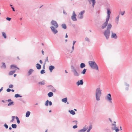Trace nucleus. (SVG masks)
Wrapping results in <instances>:
<instances>
[{"label": "nucleus", "mask_w": 132, "mask_h": 132, "mask_svg": "<svg viewBox=\"0 0 132 132\" xmlns=\"http://www.w3.org/2000/svg\"><path fill=\"white\" fill-rule=\"evenodd\" d=\"M3 87H2L0 89V92H1L3 90Z\"/></svg>", "instance_id": "obj_58"}, {"label": "nucleus", "mask_w": 132, "mask_h": 132, "mask_svg": "<svg viewBox=\"0 0 132 132\" xmlns=\"http://www.w3.org/2000/svg\"><path fill=\"white\" fill-rule=\"evenodd\" d=\"M11 126L13 128H16L17 127V125L16 124H12L11 125Z\"/></svg>", "instance_id": "obj_35"}, {"label": "nucleus", "mask_w": 132, "mask_h": 132, "mask_svg": "<svg viewBox=\"0 0 132 132\" xmlns=\"http://www.w3.org/2000/svg\"><path fill=\"white\" fill-rule=\"evenodd\" d=\"M2 65L1 66V68H3L4 69H5L6 68V66L5 63L2 62Z\"/></svg>", "instance_id": "obj_28"}, {"label": "nucleus", "mask_w": 132, "mask_h": 132, "mask_svg": "<svg viewBox=\"0 0 132 132\" xmlns=\"http://www.w3.org/2000/svg\"><path fill=\"white\" fill-rule=\"evenodd\" d=\"M47 87L49 88V89H51V91L53 92H55L56 91V89L51 85H48L47 86Z\"/></svg>", "instance_id": "obj_14"}, {"label": "nucleus", "mask_w": 132, "mask_h": 132, "mask_svg": "<svg viewBox=\"0 0 132 132\" xmlns=\"http://www.w3.org/2000/svg\"><path fill=\"white\" fill-rule=\"evenodd\" d=\"M102 90L100 88L98 87L96 90V98L97 101L100 100V97L102 94Z\"/></svg>", "instance_id": "obj_1"}, {"label": "nucleus", "mask_w": 132, "mask_h": 132, "mask_svg": "<svg viewBox=\"0 0 132 132\" xmlns=\"http://www.w3.org/2000/svg\"><path fill=\"white\" fill-rule=\"evenodd\" d=\"M38 84H39L44 85L45 84V80H43L41 82H39Z\"/></svg>", "instance_id": "obj_30"}, {"label": "nucleus", "mask_w": 132, "mask_h": 132, "mask_svg": "<svg viewBox=\"0 0 132 132\" xmlns=\"http://www.w3.org/2000/svg\"><path fill=\"white\" fill-rule=\"evenodd\" d=\"M11 8H12V9L13 11H15V10L14 8V7H13L12 6Z\"/></svg>", "instance_id": "obj_57"}, {"label": "nucleus", "mask_w": 132, "mask_h": 132, "mask_svg": "<svg viewBox=\"0 0 132 132\" xmlns=\"http://www.w3.org/2000/svg\"><path fill=\"white\" fill-rule=\"evenodd\" d=\"M77 127H78V126L76 125L73 126V129H76V128H77Z\"/></svg>", "instance_id": "obj_49"}, {"label": "nucleus", "mask_w": 132, "mask_h": 132, "mask_svg": "<svg viewBox=\"0 0 132 132\" xmlns=\"http://www.w3.org/2000/svg\"><path fill=\"white\" fill-rule=\"evenodd\" d=\"M106 99L109 101H110V102L112 103L111 100H112L111 94L110 93L108 94L106 98Z\"/></svg>", "instance_id": "obj_11"}, {"label": "nucleus", "mask_w": 132, "mask_h": 132, "mask_svg": "<svg viewBox=\"0 0 132 132\" xmlns=\"http://www.w3.org/2000/svg\"><path fill=\"white\" fill-rule=\"evenodd\" d=\"M68 112H70L71 114L72 115H74L75 114V112L73 110H69L68 111Z\"/></svg>", "instance_id": "obj_25"}, {"label": "nucleus", "mask_w": 132, "mask_h": 132, "mask_svg": "<svg viewBox=\"0 0 132 132\" xmlns=\"http://www.w3.org/2000/svg\"><path fill=\"white\" fill-rule=\"evenodd\" d=\"M6 19L7 20L10 21L11 20V18L9 17H7Z\"/></svg>", "instance_id": "obj_47"}, {"label": "nucleus", "mask_w": 132, "mask_h": 132, "mask_svg": "<svg viewBox=\"0 0 132 132\" xmlns=\"http://www.w3.org/2000/svg\"><path fill=\"white\" fill-rule=\"evenodd\" d=\"M110 31L105 30L104 32V35L105 36L106 39H108L110 35Z\"/></svg>", "instance_id": "obj_4"}, {"label": "nucleus", "mask_w": 132, "mask_h": 132, "mask_svg": "<svg viewBox=\"0 0 132 132\" xmlns=\"http://www.w3.org/2000/svg\"><path fill=\"white\" fill-rule=\"evenodd\" d=\"M107 26V27L106 30L110 31L112 26L111 24L110 23H109L108 24H108Z\"/></svg>", "instance_id": "obj_16"}, {"label": "nucleus", "mask_w": 132, "mask_h": 132, "mask_svg": "<svg viewBox=\"0 0 132 132\" xmlns=\"http://www.w3.org/2000/svg\"><path fill=\"white\" fill-rule=\"evenodd\" d=\"M50 28L51 29V31L54 34H55L57 33L58 31L56 29H55V28L53 26H51L50 27Z\"/></svg>", "instance_id": "obj_9"}, {"label": "nucleus", "mask_w": 132, "mask_h": 132, "mask_svg": "<svg viewBox=\"0 0 132 132\" xmlns=\"http://www.w3.org/2000/svg\"><path fill=\"white\" fill-rule=\"evenodd\" d=\"M53 95V93L52 92H49L48 94V95L49 97H50L52 96Z\"/></svg>", "instance_id": "obj_22"}, {"label": "nucleus", "mask_w": 132, "mask_h": 132, "mask_svg": "<svg viewBox=\"0 0 132 132\" xmlns=\"http://www.w3.org/2000/svg\"><path fill=\"white\" fill-rule=\"evenodd\" d=\"M62 27L64 29H66L67 28V26L65 24H62Z\"/></svg>", "instance_id": "obj_32"}, {"label": "nucleus", "mask_w": 132, "mask_h": 132, "mask_svg": "<svg viewBox=\"0 0 132 132\" xmlns=\"http://www.w3.org/2000/svg\"><path fill=\"white\" fill-rule=\"evenodd\" d=\"M87 71V69H84L82 71L81 73L82 74H85Z\"/></svg>", "instance_id": "obj_34"}, {"label": "nucleus", "mask_w": 132, "mask_h": 132, "mask_svg": "<svg viewBox=\"0 0 132 132\" xmlns=\"http://www.w3.org/2000/svg\"><path fill=\"white\" fill-rule=\"evenodd\" d=\"M112 129L113 130H115L116 132H118L119 131V129L117 127L112 128Z\"/></svg>", "instance_id": "obj_24"}, {"label": "nucleus", "mask_w": 132, "mask_h": 132, "mask_svg": "<svg viewBox=\"0 0 132 132\" xmlns=\"http://www.w3.org/2000/svg\"><path fill=\"white\" fill-rule=\"evenodd\" d=\"M45 70L44 69H43L41 70L40 71V73L41 74H43L44 73H45Z\"/></svg>", "instance_id": "obj_41"}, {"label": "nucleus", "mask_w": 132, "mask_h": 132, "mask_svg": "<svg viewBox=\"0 0 132 132\" xmlns=\"http://www.w3.org/2000/svg\"><path fill=\"white\" fill-rule=\"evenodd\" d=\"M8 101L9 102H10L11 101V99H9L8 100Z\"/></svg>", "instance_id": "obj_60"}, {"label": "nucleus", "mask_w": 132, "mask_h": 132, "mask_svg": "<svg viewBox=\"0 0 132 132\" xmlns=\"http://www.w3.org/2000/svg\"><path fill=\"white\" fill-rule=\"evenodd\" d=\"M46 61H47L48 62H49V61L48 59V57L47 56V57L46 59L45 60V62H46Z\"/></svg>", "instance_id": "obj_50"}, {"label": "nucleus", "mask_w": 132, "mask_h": 132, "mask_svg": "<svg viewBox=\"0 0 132 132\" xmlns=\"http://www.w3.org/2000/svg\"><path fill=\"white\" fill-rule=\"evenodd\" d=\"M92 125H90L88 129L87 130V131H90V130L92 129Z\"/></svg>", "instance_id": "obj_37"}, {"label": "nucleus", "mask_w": 132, "mask_h": 132, "mask_svg": "<svg viewBox=\"0 0 132 132\" xmlns=\"http://www.w3.org/2000/svg\"><path fill=\"white\" fill-rule=\"evenodd\" d=\"M13 103V101H12L10 103H9L8 104V106H9L11 105H12Z\"/></svg>", "instance_id": "obj_43"}, {"label": "nucleus", "mask_w": 132, "mask_h": 132, "mask_svg": "<svg viewBox=\"0 0 132 132\" xmlns=\"http://www.w3.org/2000/svg\"><path fill=\"white\" fill-rule=\"evenodd\" d=\"M2 36H3L4 38H6V34L4 32H2Z\"/></svg>", "instance_id": "obj_33"}, {"label": "nucleus", "mask_w": 132, "mask_h": 132, "mask_svg": "<svg viewBox=\"0 0 132 132\" xmlns=\"http://www.w3.org/2000/svg\"><path fill=\"white\" fill-rule=\"evenodd\" d=\"M125 85L126 86H128V87H129V84H128L126 82H125Z\"/></svg>", "instance_id": "obj_55"}, {"label": "nucleus", "mask_w": 132, "mask_h": 132, "mask_svg": "<svg viewBox=\"0 0 132 132\" xmlns=\"http://www.w3.org/2000/svg\"><path fill=\"white\" fill-rule=\"evenodd\" d=\"M36 66L37 69L38 70L40 69L41 68V65L39 63L37 64Z\"/></svg>", "instance_id": "obj_21"}, {"label": "nucleus", "mask_w": 132, "mask_h": 132, "mask_svg": "<svg viewBox=\"0 0 132 132\" xmlns=\"http://www.w3.org/2000/svg\"><path fill=\"white\" fill-rule=\"evenodd\" d=\"M77 16L76 14H75V12L73 11L72 13V15L71 17L72 20L73 21H77V19L76 18Z\"/></svg>", "instance_id": "obj_6"}, {"label": "nucleus", "mask_w": 132, "mask_h": 132, "mask_svg": "<svg viewBox=\"0 0 132 132\" xmlns=\"http://www.w3.org/2000/svg\"><path fill=\"white\" fill-rule=\"evenodd\" d=\"M109 119L110 121L111 122H112V121L111 119L110 118H109Z\"/></svg>", "instance_id": "obj_64"}, {"label": "nucleus", "mask_w": 132, "mask_h": 132, "mask_svg": "<svg viewBox=\"0 0 132 132\" xmlns=\"http://www.w3.org/2000/svg\"><path fill=\"white\" fill-rule=\"evenodd\" d=\"M86 67L85 64L83 63H81L80 65V67L81 68H83Z\"/></svg>", "instance_id": "obj_20"}, {"label": "nucleus", "mask_w": 132, "mask_h": 132, "mask_svg": "<svg viewBox=\"0 0 132 132\" xmlns=\"http://www.w3.org/2000/svg\"><path fill=\"white\" fill-rule=\"evenodd\" d=\"M55 67L53 65H50L49 67V70L51 72H52L53 69H54Z\"/></svg>", "instance_id": "obj_18"}, {"label": "nucleus", "mask_w": 132, "mask_h": 132, "mask_svg": "<svg viewBox=\"0 0 132 132\" xmlns=\"http://www.w3.org/2000/svg\"><path fill=\"white\" fill-rule=\"evenodd\" d=\"M34 70L32 69H30L28 71V76H29L30 75H31L33 72L34 71Z\"/></svg>", "instance_id": "obj_19"}, {"label": "nucleus", "mask_w": 132, "mask_h": 132, "mask_svg": "<svg viewBox=\"0 0 132 132\" xmlns=\"http://www.w3.org/2000/svg\"><path fill=\"white\" fill-rule=\"evenodd\" d=\"M14 97L15 98H18L19 97H21L22 96L18 94H16L15 95Z\"/></svg>", "instance_id": "obj_31"}, {"label": "nucleus", "mask_w": 132, "mask_h": 132, "mask_svg": "<svg viewBox=\"0 0 132 132\" xmlns=\"http://www.w3.org/2000/svg\"><path fill=\"white\" fill-rule=\"evenodd\" d=\"M39 62H40V63L41 64H42L43 63L42 61L41 60H40Z\"/></svg>", "instance_id": "obj_59"}, {"label": "nucleus", "mask_w": 132, "mask_h": 132, "mask_svg": "<svg viewBox=\"0 0 132 132\" xmlns=\"http://www.w3.org/2000/svg\"><path fill=\"white\" fill-rule=\"evenodd\" d=\"M85 11L83 10L81 11L78 15V18L80 19H82L83 18V14L85 12Z\"/></svg>", "instance_id": "obj_7"}, {"label": "nucleus", "mask_w": 132, "mask_h": 132, "mask_svg": "<svg viewBox=\"0 0 132 132\" xmlns=\"http://www.w3.org/2000/svg\"><path fill=\"white\" fill-rule=\"evenodd\" d=\"M85 40L86 41L88 42H90L89 39L87 37H86L85 38Z\"/></svg>", "instance_id": "obj_39"}, {"label": "nucleus", "mask_w": 132, "mask_h": 132, "mask_svg": "<svg viewBox=\"0 0 132 132\" xmlns=\"http://www.w3.org/2000/svg\"><path fill=\"white\" fill-rule=\"evenodd\" d=\"M111 13L110 10L109 9H107V15L106 16V19L109 20L110 18V14Z\"/></svg>", "instance_id": "obj_10"}, {"label": "nucleus", "mask_w": 132, "mask_h": 132, "mask_svg": "<svg viewBox=\"0 0 132 132\" xmlns=\"http://www.w3.org/2000/svg\"><path fill=\"white\" fill-rule=\"evenodd\" d=\"M125 11H124L123 12H120V13L121 15H123L125 14Z\"/></svg>", "instance_id": "obj_46"}, {"label": "nucleus", "mask_w": 132, "mask_h": 132, "mask_svg": "<svg viewBox=\"0 0 132 132\" xmlns=\"http://www.w3.org/2000/svg\"><path fill=\"white\" fill-rule=\"evenodd\" d=\"M119 15H118L117 16L116 18V19L115 20V22L116 23L118 24V23L119 20Z\"/></svg>", "instance_id": "obj_23"}, {"label": "nucleus", "mask_w": 132, "mask_h": 132, "mask_svg": "<svg viewBox=\"0 0 132 132\" xmlns=\"http://www.w3.org/2000/svg\"><path fill=\"white\" fill-rule=\"evenodd\" d=\"M87 129V128L84 127L82 129L79 130L78 132H85Z\"/></svg>", "instance_id": "obj_17"}, {"label": "nucleus", "mask_w": 132, "mask_h": 132, "mask_svg": "<svg viewBox=\"0 0 132 132\" xmlns=\"http://www.w3.org/2000/svg\"><path fill=\"white\" fill-rule=\"evenodd\" d=\"M111 37L112 38L117 39L118 38V37L116 33L113 32L112 31H111Z\"/></svg>", "instance_id": "obj_13"}, {"label": "nucleus", "mask_w": 132, "mask_h": 132, "mask_svg": "<svg viewBox=\"0 0 132 132\" xmlns=\"http://www.w3.org/2000/svg\"><path fill=\"white\" fill-rule=\"evenodd\" d=\"M76 41L74 40L73 41V46H74L75 43L76 42Z\"/></svg>", "instance_id": "obj_52"}, {"label": "nucleus", "mask_w": 132, "mask_h": 132, "mask_svg": "<svg viewBox=\"0 0 132 132\" xmlns=\"http://www.w3.org/2000/svg\"><path fill=\"white\" fill-rule=\"evenodd\" d=\"M13 87V86L12 84H11L9 86V87L10 88H12Z\"/></svg>", "instance_id": "obj_48"}, {"label": "nucleus", "mask_w": 132, "mask_h": 132, "mask_svg": "<svg viewBox=\"0 0 132 132\" xmlns=\"http://www.w3.org/2000/svg\"><path fill=\"white\" fill-rule=\"evenodd\" d=\"M77 85L79 86L80 85H82L83 84V82L82 79L78 80L76 83Z\"/></svg>", "instance_id": "obj_15"}, {"label": "nucleus", "mask_w": 132, "mask_h": 132, "mask_svg": "<svg viewBox=\"0 0 132 132\" xmlns=\"http://www.w3.org/2000/svg\"><path fill=\"white\" fill-rule=\"evenodd\" d=\"M15 72V70H13L10 71L9 73V75H13Z\"/></svg>", "instance_id": "obj_27"}, {"label": "nucleus", "mask_w": 132, "mask_h": 132, "mask_svg": "<svg viewBox=\"0 0 132 132\" xmlns=\"http://www.w3.org/2000/svg\"><path fill=\"white\" fill-rule=\"evenodd\" d=\"M71 71L73 73L74 75L75 76H78L79 75L77 72V69L73 65L71 66Z\"/></svg>", "instance_id": "obj_3"}, {"label": "nucleus", "mask_w": 132, "mask_h": 132, "mask_svg": "<svg viewBox=\"0 0 132 132\" xmlns=\"http://www.w3.org/2000/svg\"><path fill=\"white\" fill-rule=\"evenodd\" d=\"M73 122H75L76 124V125L77 124V121L76 120H75L73 121Z\"/></svg>", "instance_id": "obj_56"}, {"label": "nucleus", "mask_w": 132, "mask_h": 132, "mask_svg": "<svg viewBox=\"0 0 132 132\" xmlns=\"http://www.w3.org/2000/svg\"><path fill=\"white\" fill-rule=\"evenodd\" d=\"M51 24L53 25L56 28H57L58 27V25L57 22L54 20H52L51 22Z\"/></svg>", "instance_id": "obj_5"}, {"label": "nucleus", "mask_w": 132, "mask_h": 132, "mask_svg": "<svg viewBox=\"0 0 132 132\" xmlns=\"http://www.w3.org/2000/svg\"><path fill=\"white\" fill-rule=\"evenodd\" d=\"M4 126L6 129H7L8 128V126L6 123L4 125Z\"/></svg>", "instance_id": "obj_44"}, {"label": "nucleus", "mask_w": 132, "mask_h": 132, "mask_svg": "<svg viewBox=\"0 0 132 132\" xmlns=\"http://www.w3.org/2000/svg\"><path fill=\"white\" fill-rule=\"evenodd\" d=\"M72 51L74 49V46H73L72 47Z\"/></svg>", "instance_id": "obj_62"}, {"label": "nucleus", "mask_w": 132, "mask_h": 132, "mask_svg": "<svg viewBox=\"0 0 132 132\" xmlns=\"http://www.w3.org/2000/svg\"><path fill=\"white\" fill-rule=\"evenodd\" d=\"M62 101L64 103H66L67 101V97H65L64 98H63L62 100Z\"/></svg>", "instance_id": "obj_26"}, {"label": "nucleus", "mask_w": 132, "mask_h": 132, "mask_svg": "<svg viewBox=\"0 0 132 132\" xmlns=\"http://www.w3.org/2000/svg\"><path fill=\"white\" fill-rule=\"evenodd\" d=\"M20 100L22 101V103H26V101L23 100V99L22 98H21L20 99Z\"/></svg>", "instance_id": "obj_45"}, {"label": "nucleus", "mask_w": 132, "mask_h": 132, "mask_svg": "<svg viewBox=\"0 0 132 132\" xmlns=\"http://www.w3.org/2000/svg\"><path fill=\"white\" fill-rule=\"evenodd\" d=\"M109 20L106 19L105 22L101 26V28L102 29H103L106 28L108 24Z\"/></svg>", "instance_id": "obj_8"}, {"label": "nucleus", "mask_w": 132, "mask_h": 132, "mask_svg": "<svg viewBox=\"0 0 132 132\" xmlns=\"http://www.w3.org/2000/svg\"><path fill=\"white\" fill-rule=\"evenodd\" d=\"M49 101L47 100L45 102V105L46 106H47L48 105V103H49Z\"/></svg>", "instance_id": "obj_38"}, {"label": "nucleus", "mask_w": 132, "mask_h": 132, "mask_svg": "<svg viewBox=\"0 0 132 132\" xmlns=\"http://www.w3.org/2000/svg\"><path fill=\"white\" fill-rule=\"evenodd\" d=\"M30 114V111H27L26 113V117H28L29 116Z\"/></svg>", "instance_id": "obj_29"}, {"label": "nucleus", "mask_w": 132, "mask_h": 132, "mask_svg": "<svg viewBox=\"0 0 132 132\" xmlns=\"http://www.w3.org/2000/svg\"><path fill=\"white\" fill-rule=\"evenodd\" d=\"M88 63L91 68L97 70H98V67L94 61H89L88 62Z\"/></svg>", "instance_id": "obj_2"}, {"label": "nucleus", "mask_w": 132, "mask_h": 132, "mask_svg": "<svg viewBox=\"0 0 132 132\" xmlns=\"http://www.w3.org/2000/svg\"><path fill=\"white\" fill-rule=\"evenodd\" d=\"M68 37V36L67 35V34H66V35H65V37L66 38H67Z\"/></svg>", "instance_id": "obj_63"}, {"label": "nucleus", "mask_w": 132, "mask_h": 132, "mask_svg": "<svg viewBox=\"0 0 132 132\" xmlns=\"http://www.w3.org/2000/svg\"><path fill=\"white\" fill-rule=\"evenodd\" d=\"M6 91L8 92H9L11 91V89L10 88H8L6 89Z\"/></svg>", "instance_id": "obj_51"}, {"label": "nucleus", "mask_w": 132, "mask_h": 132, "mask_svg": "<svg viewBox=\"0 0 132 132\" xmlns=\"http://www.w3.org/2000/svg\"><path fill=\"white\" fill-rule=\"evenodd\" d=\"M49 105L50 106H51V105H52V102L51 101H50L49 102Z\"/></svg>", "instance_id": "obj_53"}, {"label": "nucleus", "mask_w": 132, "mask_h": 132, "mask_svg": "<svg viewBox=\"0 0 132 132\" xmlns=\"http://www.w3.org/2000/svg\"><path fill=\"white\" fill-rule=\"evenodd\" d=\"M63 13L64 14H67V13L65 12L64 10L63 11Z\"/></svg>", "instance_id": "obj_61"}, {"label": "nucleus", "mask_w": 132, "mask_h": 132, "mask_svg": "<svg viewBox=\"0 0 132 132\" xmlns=\"http://www.w3.org/2000/svg\"><path fill=\"white\" fill-rule=\"evenodd\" d=\"M10 67H11V68H12V69L13 68H15V67H16V65H15L14 64H13V65H11Z\"/></svg>", "instance_id": "obj_40"}, {"label": "nucleus", "mask_w": 132, "mask_h": 132, "mask_svg": "<svg viewBox=\"0 0 132 132\" xmlns=\"http://www.w3.org/2000/svg\"><path fill=\"white\" fill-rule=\"evenodd\" d=\"M89 3L90 4L92 3V6L93 7H94L96 2L95 0H88Z\"/></svg>", "instance_id": "obj_12"}, {"label": "nucleus", "mask_w": 132, "mask_h": 132, "mask_svg": "<svg viewBox=\"0 0 132 132\" xmlns=\"http://www.w3.org/2000/svg\"><path fill=\"white\" fill-rule=\"evenodd\" d=\"M112 126H114V127H116V124H113V123H112Z\"/></svg>", "instance_id": "obj_54"}, {"label": "nucleus", "mask_w": 132, "mask_h": 132, "mask_svg": "<svg viewBox=\"0 0 132 132\" xmlns=\"http://www.w3.org/2000/svg\"><path fill=\"white\" fill-rule=\"evenodd\" d=\"M15 118L16 120L17 123L18 124H19V123H20V121L19 120V118L17 117H16Z\"/></svg>", "instance_id": "obj_36"}, {"label": "nucleus", "mask_w": 132, "mask_h": 132, "mask_svg": "<svg viewBox=\"0 0 132 132\" xmlns=\"http://www.w3.org/2000/svg\"><path fill=\"white\" fill-rule=\"evenodd\" d=\"M15 117V116H12V119L10 121V122H12L14 121Z\"/></svg>", "instance_id": "obj_42"}]
</instances>
